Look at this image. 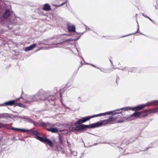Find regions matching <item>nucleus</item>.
<instances>
[{"instance_id": "6e6552de", "label": "nucleus", "mask_w": 158, "mask_h": 158, "mask_svg": "<svg viewBox=\"0 0 158 158\" xmlns=\"http://www.w3.org/2000/svg\"><path fill=\"white\" fill-rule=\"evenodd\" d=\"M53 150L58 152H61L62 154H65V151L60 144H56L53 147Z\"/></svg>"}, {"instance_id": "4d7b16f0", "label": "nucleus", "mask_w": 158, "mask_h": 158, "mask_svg": "<svg viewBox=\"0 0 158 158\" xmlns=\"http://www.w3.org/2000/svg\"><path fill=\"white\" fill-rule=\"evenodd\" d=\"M69 82H68V83L67 84V85H66V87H67V86H68L69 85ZM68 87H69V86H68Z\"/></svg>"}, {"instance_id": "bb28decb", "label": "nucleus", "mask_w": 158, "mask_h": 158, "mask_svg": "<svg viewBox=\"0 0 158 158\" xmlns=\"http://www.w3.org/2000/svg\"><path fill=\"white\" fill-rule=\"evenodd\" d=\"M19 106V107H22L23 108H25L26 107L25 105H23L21 103H15V107L16 106Z\"/></svg>"}, {"instance_id": "338daca9", "label": "nucleus", "mask_w": 158, "mask_h": 158, "mask_svg": "<svg viewBox=\"0 0 158 158\" xmlns=\"http://www.w3.org/2000/svg\"><path fill=\"white\" fill-rule=\"evenodd\" d=\"M3 104H0V106H3Z\"/></svg>"}, {"instance_id": "412c9836", "label": "nucleus", "mask_w": 158, "mask_h": 158, "mask_svg": "<svg viewBox=\"0 0 158 158\" xmlns=\"http://www.w3.org/2000/svg\"><path fill=\"white\" fill-rule=\"evenodd\" d=\"M46 130L48 131L52 132V133H56L58 131V129L55 127H51L50 128H47Z\"/></svg>"}, {"instance_id": "680f3d73", "label": "nucleus", "mask_w": 158, "mask_h": 158, "mask_svg": "<svg viewBox=\"0 0 158 158\" xmlns=\"http://www.w3.org/2000/svg\"><path fill=\"white\" fill-rule=\"evenodd\" d=\"M37 11L38 12H40V13H41L40 11V10L39 9L37 10Z\"/></svg>"}, {"instance_id": "58836bf2", "label": "nucleus", "mask_w": 158, "mask_h": 158, "mask_svg": "<svg viewBox=\"0 0 158 158\" xmlns=\"http://www.w3.org/2000/svg\"><path fill=\"white\" fill-rule=\"evenodd\" d=\"M71 154L74 156H76L77 155V152L76 151H73L71 152Z\"/></svg>"}, {"instance_id": "864d4df0", "label": "nucleus", "mask_w": 158, "mask_h": 158, "mask_svg": "<svg viewBox=\"0 0 158 158\" xmlns=\"http://www.w3.org/2000/svg\"><path fill=\"white\" fill-rule=\"evenodd\" d=\"M78 100L79 101H81V102L82 101L81 100V97H79L78 98Z\"/></svg>"}, {"instance_id": "b1692460", "label": "nucleus", "mask_w": 158, "mask_h": 158, "mask_svg": "<svg viewBox=\"0 0 158 158\" xmlns=\"http://www.w3.org/2000/svg\"><path fill=\"white\" fill-rule=\"evenodd\" d=\"M59 142L58 143H56V144H61V143H63V138L62 136L60 134L59 135Z\"/></svg>"}, {"instance_id": "c9c22d12", "label": "nucleus", "mask_w": 158, "mask_h": 158, "mask_svg": "<svg viewBox=\"0 0 158 158\" xmlns=\"http://www.w3.org/2000/svg\"><path fill=\"white\" fill-rule=\"evenodd\" d=\"M114 111H108L106 112H105V115H107V114H113V113L114 112Z\"/></svg>"}, {"instance_id": "052dcab7", "label": "nucleus", "mask_w": 158, "mask_h": 158, "mask_svg": "<svg viewBox=\"0 0 158 158\" xmlns=\"http://www.w3.org/2000/svg\"><path fill=\"white\" fill-rule=\"evenodd\" d=\"M149 148H147L146 149H145L144 150V151H147L148 150V149Z\"/></svg>"}, {"instance_id": "f8f14e48", "label": "nucleus", "mask_w": 158, "mask_h": 158, "mask_svg": "<svg viewBox=\"0 0 158 158\" xmlns=\"http://www.w3.org/2000/svg\"><path fill=\"white\" fill-rule=\"evenodd\" d=\"M139 73L141 72L140 69L138 67H131L128 70V73Z\"/></svg>"}, {"instance_id": "603ef678", "label": "nucleus", "mask_w": 158, "mask_h": 158, "mask_svg": "<svg viewBox=\"0 0 158 158\" xmlns=\"http://www.w3.org/2000/svg\"><path fill=\"white\" fill-rule=\"evenodd\" d=\"M123 122V121H122V120H118V123H122Z\"/></svg>"}, {"instance_id": "ea45409f", "label": "nucleus", "mask_w": 158, "mask_h": 158, "mask_svg": "<svg viewBox=\"0 0 158 158\" xmlns=\"http://www.w3.org/2000/svg\"><path fill=\"white\" fill-rule=\"evenodd\" d=\"M123 71H128L129 70V69H128V68L127 67H125L124 68H123Z\"/></svg>"}, {"instance_id": "f3484780", "label": "nucleus", "mask_w": 158, "mask_h": 158, "mask_svg": "<svg viewBox=\"0 0 158 158\" xmlns=\"http://www.w3.org/2000/svg\"><path fill=\"white\" fill-rule=\"evenodd\" d=\"M46 141L45 143L48 144L49 146L52 148L53 149V147L56 145V143L54 144V145L52 141L50 139H46Z\"/></svg>"}, {"instance_id": "09e8293b", "label": "nucleus", "mask_w": 158, "mask_h": 158, "mask_svg": "<svg viewBox=\"0 0 158 158\" xmlns=\"http://www.w3.org/2000/svg\"><path fill=\"white\" fill-rule=\"evenodd\" d=\"M100 114H101L100 116L106 115L105 113H100Z\"/></svg>"}, {"instance_id": "6ab92c4d", "label": "nucleus", "mask_w": 158, "mask_h": 158, "mask_svg": "<svg viewBox=\"0 0 158 158\" xmlns=\"http://www.w3.org/2000/svg\"><path fill=\"white\" fill-rule=\"evenodd\" d=\"M11 14V12L8 9H6L5 12L3 13V18L6 19Z\"/></svg>"}, {"instance_id": "3c124183", "label": "nucleus", "mask_w": 158, "mask_h": 158, "mask_svg": "<svg viewBox=\"0 0 158 158\" xmlns=\"http://www.w3.org/2000/svg\"><path fill=\"white\" fill-rule=\"evenodd\" d=\"M84 33V32H82V33H81V34H80L79 35H78V36H77V38H76V39H77V38H78V36H81V35H83V34Z\"/></svg>"}, {"instance_id": "a19ab883", "label": "nucleus", "mask_w": 158, "mask_h": 158, "mask_svg": "<svg viewBox=\"0 0 158 158\" xmlns=\"http://www.w3.org/2000/svg\"><path fill=\"white\" fill-rule=\"evenodd\" d=\"M86 64H90V65H91L92 66H93V67H95V68H97V69H100V68H98V67H96L95 65H94V64H89V63H86Z\"/></svg>"}, {"instance_id": "2f4dec72", "label": "nucleus", "mask_w": 158, "mask_h": 158, "mask_svg": "<svg viewBox=\"0 0 158 158\" xmlns=\"http://www.w3.org/2000/svg\"><path fill=\"white\" fill-rule=\"evenodd\" d=\"M148 111L149 110H145L143 111H140V112H141V115H143V114H142L143 113L145 114H148Z\"/></svg>"}, {"instance_id": "774afa93", "label": "nucleus", "mask_w": 158, "mask_h": 158, "mask_svg": "<svg viewBox=\"0 0 158 158\" xmlns=\"http://www.w3.org/2000/svg\"><path fill=\"white\" fill-rule=\"evenodd\" d=\"M62 105L63 106H65V104H62Z\"/></svg>"}, {"instance_id": "f03ea898", "label": "nucleus", "mask_w": 158, "mask_h": 158, "mask_svg": "<svg viewBox=\"0 0 158 158\" xmlns=\"http://www.w3.org/2000/svg\"><path fill=\"white\" fill-rule=\"evenodd\" d=\"M119 111H114L113 114V115H114L117 114H120L119 115H116L115 116L113 117L112 116H110L109 117V119H107L106 120H104L103 121L105 122L104 124H107L108 123H110L111 122H113L115 119V118H122L123 116L122 114H121V111L118 112Z\"/></svg>"}, {"instance_id": "1a4fd4ad", "label": "nucleus", "mask_w": 158, "mask_h": 158, "mask_svg": "<svg viewBox=\"0 0 158 158\" xmlns=\"http://www.w3.org/2000/svg\"><path fill=\"white\" fill-rule=\"evenodd\" d=\"M32 124L35 126H37L38 125L40 126H41L44 127H45L47 126H49L50 124L48 122L44 123L43 121L41 122L40 123H38L37 122H35L33 121Z\"/></svg>"}, {"instance_id": "4c0bfd02", "label": "nucleus", "mask_w": 158, "mask_h": 158, "mask_svg": "<svg viewBox=\"0 0 158 158\" xmlns=\"http://www.w3.org/2000/svg\"><path fill=\"white\" fill-rule=\"evenodd\" d=\"M124 110V107L119 108V109H117V110H114L115 111H119L120 110Z\"/></svg>"}, {"instance_id": "a18cd8bd", "label": "nucleus", "mask_w": 158, "mask_h": 158, "mask_svg": "<svg viewBox=\"0 0 158 158\" xmlns=\"http://www.w3.org/2000/svg\"><path fill=\"white\" fill-rule=\"evenodd\" d=\"M67 143H68V146L70 147L71 145L70 143L67 140Z\"/></svg>"}, {"instance_id": "9b49d317", "label": "nucleus", "mask_w": 158, "mask_h": 158, "mask_svg": "<svg viewBox=\"0 0 158 158\" xmlns=\"http://www.w3.org/2000/svg\"><path fill=\"white\" fill-rule=\"evenodd\" d=\"M148 115V114H143L142 115H141V112L139 111H135V112L133 113L131 115V117H144Z\"/></svg>"}, {"instance_id": "20e7f679", "label": "nucleus", "mask_w": 158, "mask_h": 158, "mask_svg": "<svg viewBox=\"0 0 158 158\" xmlns=\"http://www.w3.org/2000/svg\"><path fill=\"white\" fill-rule=\"evenodd\" d=\"M38 102L35 94L27 96L24 100V102L27 104H32Z\"/></svg>"}, {"instance_id": "2eb2a0df", "label": "nucleus", "mask_w": 158, "mask_h": 158, "mask_svg": "<svg viewBox=\"0 0 158 158\" xmlns=\"http://www.w3.org/2000/svg\"><path fill=\"white\" fill-rule=\"evenodd\" d=\"M67 27L69 32H76V27L74 25L67 24Z\"/></svg>"}, {"instance_id": "c756f323", "label": "nucleus", "mask_w": 158, "mask_h": 158, "mask_svg": "<svg viewBox=\"0 0 158 158\" xmlns=\"http://www.w3.org/2000/svg\"><path fill=\"white\" fill-rule=\"evenodd\" d=\"M8 125L7 124H3L0 123V128L3 127H6V126Z\"/></svg>"}, {"instance_id": "4be33fe9", "label": "nucleus", "mask_w": 158, "mask_h": 158, "mask_svg": "<svg viewBox=\"0 0 158 158\" xmlns=\"http://www.w3.org/2000/svg\"><path fill=\"white\" fill-rule=\"evenodd\" d=\"M55 97L53 95L47 96L46 97V99L45 100H47L49 102H51V101H53L55 99Z\"/></svg>"}, {"instance_id": "7c9ffc66", "label": "nucleus", "mask_w": 158, "mask_h": 158, "mask_svg": "<svg viewBox=\"0 0 158 158\" xmlns=\"http://www.w3.org/2000/svg\"><path fill=\"white\" fill-rule=\"evenodd\" d=\"M101 115V114H95V115H93L89 116V117H90V118L91 119V118H94V117H99V116H100Z\"/></svg>"}, {"instance_id": "e2e57ef3", "label": "nucleus", "mask_w": 158, "mask_h": 158, "mask_svg": "<svg viewBox=\"0 0 158 158\" xmlns=\"http://www.w3.org/2000/svg\"><path fill=\"white\" fill-rule=\"evenodd\" d=\"M65 107H66V108H67V109H70L68 107V106H65Z\"/></svg>"}, {"instance_id": "0e129e2a", "label": "nucleus", "mask_w": 158, "mask_h": 158, "mask_svg": "<svg viewBox=\"0 0 158 158\" xmlns=\"http://www.w3.org/2000/svg\"><path fill=\"white\" fill-rule=\"evenodd\" d=\"M81 65L80 67H81V66H82V64H82V62L81 61Z\"/></svg>"}, {"instance_id": "f257e3e1", "label": "nucleus", "mask_w": 158, "mask_h": 158, "mask_svg": "<svg viewBox=\"0 0 158 158\" xmlns=\"http://www.w3.org/2000/svg\"><path fill=\"white\" fill-rule=\"evenodd\" d=\"M104 122L103 120L89 125L84 124L78 125L76 126L74 130L77 131H81L88 128H94L101 126L103 124H104Z\"/></svg>"}, {"instance_id": "79ce46f5", "label": "nucleus", "mask_w": 158, "mask_h": 158, "mask_svg": "<svg viewBox=\"0 0 158 158\" xmlns=\"http://www.w3.org/2000/svg\"><path fill=\"white\" fill-rule=\"evenodd\" d=\"M86 27L85 29L86 30H89L90 31H92L90 28H89L88 26H86L85 25Z\"/></svg>"}, {"instance_id": "c85d7f7f", "label": "nucleus", "mask_w": 158, "mask_h": 158, "mask_svg": "<svg viewBox=\"0 0 158 158\" xmlns=\"http://www.w3.org/2000/svg\"><path fill=\"white\" fill-rule=\"evenodd\" d=\"M142 15L144 17H145L146 18L148 19L152 22V23H154V21L153 20H152L148 16L146 15H144V14H143V13L142 14Z\"/></svg>"}, {"instance_id": "69168bd1", "label": "nucleus", "mask_w": 158, "mask_h": 158, "mask_svg": "<svg viewBox=\"0 0 158 158\" xmlns=\"http://www.w3.org/2000/svg\"><path fill=\"white\" fill-rule=\"evenodd\" d=\"M18 115H15L14 116V117H15V118H17V116Z\"/></svg>"}, {"instance_id": "ddd939ff", "label": "nucleus", "mask_w": 158, "mask_h": 158, "mask_svg": "<svg viewBox=\"0 0 158 158\" xmlns=\"http://www.w3.org/2000/svg\"><path fill=\"white\" fill-rule=\"evenodd\" d=\"M8 129H11L12 130H15L17 131H21L24 132H28L30 131L31 130H28L23 128H17L14 127H11L10 128H7Z\"/></svg>"}, {"instance_id": "39448f33", "label": "nucleus", "mask_w": 158, "mask_h": 158, "mask_svg": "<svg viewBox=\"0 0 158 158\" xmlns=\"http://www.w3.org/2000/svg\"><path fill=\"white\" fill-rule=\"evenodd\" d=\"M80 37V36H79L78 37V38L77 39H68L67 40L64 39L62 37H58L57 38V40H56L55 43H54L53 44H63L64 43H65V42H69V41H71L73 40L74 41H77L78 40Z\"/></svg>"}, {"instance_id": "bf43d9fd", "label": "nucleus", "mask_w": 158, "mask_h": 158, "mask_svg": "<svg viewBox=\"0 0 158 158\" xmlns=\"http://www.w3.org/2000/svg\"><path fill=\"white\" fill-rule=\"evenodd\" d=\"M111 65L112 66H113V63H112V61H111Z\"/></svg>"}, {"instance_id": "aec40b11", "label": "nucleus", "mask_w": 158, "mask_h": 158, "mask_svg": "<svg viewBox=\"0 0 158 158\" xmlns=\"http://www.w3.org/2000/svg\"><path fill=\"white\" fill-rule=\"evenodd\" d=\"M43 10L46 11H49L51 10V8L48 3H46L44 5Z\"/></svg>"}, {"instance_id": "a211bd4d", "label": "nucleus", "mask_w": 158, "mask_h": 158, "mask_svg": "<svg viewBox=\"0 0 158 158\" xmlns=\"http://www.w3.org/2000/svg\"><path fill=\"white\" fill-rule=\"evenodd\" d=\"M36 46V44H34L25 48L24 50L27 52L33 49Z\"/></svg>"}, {"instance_id": "5fc2aeb1", "label": "nucleus", "mask_w": 158, "mask_h": 158, "mask_svg": "<svg viewBox=\"0 0 158 158\" xmlns=\"http://www.w3.org/2000/svg\"><path fill=\"white\" fill-rule=\"evenodd\" d=\"M98 144V143H95L93 145L90 146V147H91L93 146L94 145H97Z\"/></svg>"}, {"instance_id": "0eeeda50", "label": "nucleus", "mask_w": 158, "mask_h": 158, "mask_svg": "<svg viewBox=\"0 0 158 158\" xmlns=\"http://www.w3.org/2000/svg\"><path fill=\"white\" fill-rule=\"evenodd\" d=\"M90 119L89 116L81 117V118L79 119L78 120L76 121L74 125L75 126H76L77 124H82V123H85Z\"/></svg>"}, {"instance_id": "8fccbe9b", "label": "nucleus", "mask_w": 158, "mask_h": 158, "mask_svg": "<svg viewBox=\"0 0 158 158\" xmlns=\"http://www.w3.org/2000/svg\"><path fill=\"white\" fill-rule=\"evenodd\" d=\"M21 96H20V97L18 98L17 99H16L15 100H14V101H15V102L16 101H17L20 98H21Z\"/></svg>"}, {"instance_id": "473e14b6", "label": "nucleus", "mask_w": 158, "mask_h": 158, "mask_svg": "<svg viewBox=\"0 0 158 158\" xmlns=\"http://www.w3.org/2000/svg\"><path fill=\"white\" fill-rule=\"evenodd\" d=\"M131 107L130 106H126L124 107V110L128 111V110H131Z\"/></svg>"}, {"instance_id": "49530a36", "label": "nucleus", "mask_w": 158, "mask_h": 158, "mask_svg": "<svg viewBox=\"0 0 158 158\" xmlns=\"http://www.w3.org/2000/svg\"><path fill=\"white\" fill-rule=\"evenodd\" d=\"M99 69L101 70V71H102L103 72H104V73H108L109 72H107V71H103V70H102L100 68Z\"/></svg>"}, {"instance_id": "cd10ccee", "label": "nucleus", "mask_w": 158, "mask_h": 158, "mask_svg": "<svg viewBox=\"0 0 158 158\" xmlns=\"http://www.w3.org/2000/svg\"><path fill=\"white\" fill-rule=\"evenodd\" d=\"M10 106H12L14 105H15V101L13 100H11L9 101Z\"/></svg>"}, {"instance_id": "f704fd0d", "label": "nucleus", "mask_w": 158, "mask_h": 158, "mask_svg": "<svg viewBox=\"0 0 158 158\" xmlns=\"http://www.w3.org/2000/svg\"><path fill=\"white\" fill-rule=\"evenodd\" d=\"M2 104L3 105V106H10L9 101L7 102H5L4 103Z\"/></svg>"}, {"instance_id": "9d476101", "label": "nucleus", "mask_w": 158, "mask_h": 158, "mask_svg": "<svg viewBox=\"0 0 158 158\" xmlns=\"http://www.w3.org/2000/svg\"><path fill=\"white\" fill-rule=\"evenodd\" d=\"M143 108L146 106H150L152 105L157 106L158 105L157 100H153L149 102H148L144 104H142Z\"/></svg>"}, {"instance_id": "de8ad7c7", "label": "nucleus", "mask_w": 158, "mask_h": 158, "mask_svg": "<svg viewBox=\"0 0 158 158\" xmlns=\"http://www.w3.org/2000/svg\"><path fill=\"white\" fill-rule=\"evenodd\" d=\"M99 69L101 70V71H102L103 72H104V73H108L109 72H107V71H103V70H102L100 68Z\"/></svg>"}, {"instance_id": "7ed1b4c3", "label": "nucleus", "mask_w": 158, "mask_h": 158, "mask_svg": "<svg viewBox=\"0 0 158 158\" xmlns=\"http://www.w3.org/2000/svg\"><path fill=\"white\" fill-rule=\"evenodd\" d=\"M35 94L38 101L46 99L47 92L42 89H40Z\"/></svg>"}, {"instance_id": "393cba45", "label": "nucleus", "mask_w": 158, "mask_h": 158, "mask_svg": "<svg viewBox=\"0 0 158 158\" xmlns=\"http://www.w3.org/2000/svg\"><path fill=\"white\" fill-rule=\"evenodd\" d=\"M148 110H149L148 112L149 113H156L158 112V107L154 109H149Z\"/></svg>"}, {"instance_id": "c03bdc74", "label": "nucleus", "mask_w": 158, "mask_h": 158, "mask_svg": "<svg viewBox=\"0 0 158 158\" xmlns=\"http://www.w3.org/2000/svg\"><path fill=\"white\" fill-rule=\"evenodd\" d=\"M26 116H20L19 118L23 119L25 120L26 119Z\"/></svg>"}, {"instance_id": "423d86ee", "label": "nucleus", "mask_w": 158, "mask_h": 158, "mask_svg": "<svg viewBox=\"0 0 158 158\" xmlns=\"http://www.w3.org/2000/svg\"><path fill=\"white\" fill-rule=\"evenodd\" d=\"M31 133L33 135L36 136V138L40 141L45 143L46 139H47L46 137H41L39 135H41V134L37 130H33L31 132Z\"/></svg>"}, {"instance_id": "dca6fc26", "label": "nucleus", "mask_w": 158, "mask_h": 158, "mask_svg": "<svg viewBox=\"0 0 158 158\" xmlns=\"http://www.w3.org/2000/svg\"><path fill=\"white\" fill-rule=\"evenodd\" d=\"M10 118V116L8 113L0 114V118H3L8 119V118Z\"/></svg>"}, {"instance_id": "37998d69", "label": "nucleus", "mask_w": 158, "mask_h": 158, "mask_svg": "<svg viewBox=\"0 0 158 158\" xmlns=\"http://www.w3.org/2000/svg\"><path fill=\"white\" fill-rule=\"evenodd\" d=\"M119 78L117 76L116 79V82L117 84L118 83V82H119Z\"/></svg>"}, {"instance_id": "4468645a", "label": "nucleus", "mask_w": 158, "mask_h": 158, "mask_svg": "<svg viewBox=\"0 0 158 158\" xmlns=\"http://www.w3.org/2000/svg\"><path fill=\"white\" fill-rule=\"evenodd\" d=\"M131 107V110L135 111L141 110L143 108L142 104H140L134 107Z\"/></svg>"}, {"instance_id": "13d9d810", "label": "nucleus", "mask_w": 158, "mask_h": 158, "mask_svg": "<svg viewBox=\"0 0 158 158\" xmlns=\"http://www.w3.org/2000/svg\"><path fill=\"white\" fill-rule=\"evenodd\" d=\"M83 154H84V152H83V153H82V155H81V156L80 157V158H81L82 157V155Z\"/></svg>"}, {"instance_id": "5701e85b", "label": "nucleus", "mask_w": 158, "mask_h": 158, "mask_svg": "<svg viewBox=\"0 0 158 158\" xmlns=\"http://www.w3.org/2000/svg\"><path fill=\"white\" fill-rule=\"evenodd\" d=\"M137 27H138V29H137V31L135 32V33H131V34H128V35H123V36H122V37H126V36H129V35H133V34H135L137 33H139V25L138 24V23L137 22Z\"/></svg>"}, {"instance_id": "6e6d98bb", "label": "nucleus", "mask_w": 158, "mask_h": 158, "mask_svg": "<svg viewBox=\"0 0 158 158\" xmlns=\"http://www.w3.org/2000/svg\"><path fill=\"white\" fill-rule=\"evenodd\" d=\"M114 69H120V68H114Z\"/></svg>"}, {"instance_id": "72a5a7b5", "label": "nucleus", "mask_w": 158, "mask_h": 158, "mask_svg": "<svg viewBox=\"0 0 158 158\" xmlns=\"http://www.w3.org/2000/svg\"><path fill=\"white\" fill-rule=\"evenodd\" d=\"M73 41H75L73 40L71 41H69V42H66V43H68V45H73L74 46L75 44L74 43H73L72 42H72Z\"/></svg>"}, {"instance_id": "e433bc0d", "label": "nucleus", "mask_w": 158, "mask_h": 158, "mask_svg": "<svg viewBox=\"0 0 158 158\" xmlns=\"http://www.w3.org/2000/svg\"><path fill=\"white\" fill-rule=\"evenodd\" d=\"M66 3V1H65V2H64L61 3V4L60 5H54L55 6H57V7H59V6H63L64 5V4H65V3Z\"/></svg>"}, {"instance_id": "a878e982", "label": "nucleus", "mask_w": 158, "mask_h": 158, "mask_svg": "<svg viewBox=\"0 0 158 158\" xmlns=\"http://www.w3.org/2000/svg\"><path fill=\"white\" fill-rule=\"evenodd\" d=\"M24 121H27L28 123L32 124L33 121L32 119L29 118V117L26 116V118L24 120Z\"/></svg>"}]
</instances>
